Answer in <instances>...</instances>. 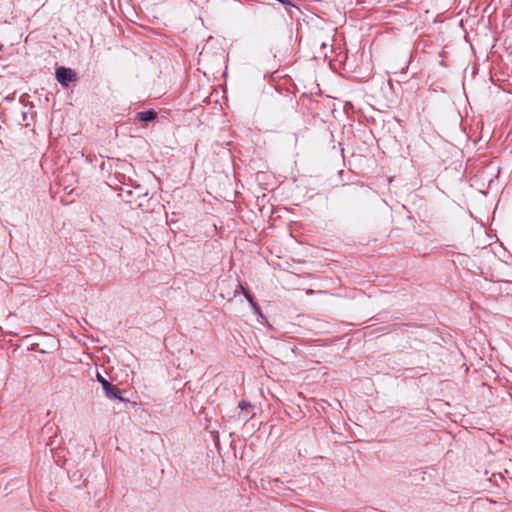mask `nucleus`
<instances>
[{
	"mask_svg": "<svg viewBox=\"0 0 512 512\" xmlns=\"http://www.w3.org/2000/svg\"><path fill=\"white\" fill-rule=\"evenodd\" d=\"M495 282L499 284V288H498V290H499L500 292H506V294H507V295H509V294H510V291L508 290V288H507V287L503 288V287H502V285H503V284H504V285H507V284H509V283H512V280H505V281H504V280H499V281H495Z\"/></svg>",
	"mask_w": 512,
	"mask_h": 512,
	"instance_id": "423d86ee",
	"label": "nucleus"
},
{
	"mask_svg": "<svg viewBox=\"0 0 512 512\" xmlns=\"http://www.w3.org/2000/svg\"><path fill=\"white\" fill-rule=\"evenodd\" d=\"M97 380L101 383L105 395L110 399H118L122 402L126 401L123 398L122 394L123 390H120L117 386L111 384L108 380H106L100 373H97Z\"/></svg>",
	"mask_w": 512,
	"mask_h": 512,
	"instance_id": "f03ea898",
	"label": "nucleus"
},
{
	"mask_svg": "<svg viewBox=\"0 0 512 512\" xmlns=\"http://www.w3.org/2000/svg\"><path fill=\"white\" fill-rule=\"evenodd\" d=\"M157 118V113L154 110H145L136 114V120L140 122H149Z\"/></svg>",
	"mask_w": 512,
	"mask_h": 512,
	"instance_id": "20e7f679",
	"label": "nucleus"
},
{
	"mask_svg": "<svg viewBox=\"0 0 512 512\" xmlns=\"http://www.w3.org/2000/svg\"><path fill=\"white\" fill-rule=\"evenodd\" d=\"M232 281L231 280H223L220 284V296L222 298H227L228 300H231L234 296H236L238 293L242 292L244 294V291H248L245 289L240 281H237V283L232 287Z\"/></svg>",
	"mask_w": 512,
	"mask_h": 512,
	"instance_id": "f257e3e1",
	"label": "nucleus"
},
{
	"mask_svg": "<svg viewBox=\"0 0 512 512\" xmlns=\"http://www.w3.org/2000/svg\"><path fill=\"white\" fill-rule=\"evenodd\" d=\"M244 296L247 301L250 303L255 313L261 314V308L259 304L254 300L252 294L249 291H244Z\"/></svg>",
	"mask_w": 512,
	"mask_h": 512,
	"instance_id": "39448f33",
	"label": "nucleus"
},
{
	"mask_svg": "<svg viewBox=\"0 0 512 512\" xmlns=\"http://www.w3.org/2000/svg\"><path fill=\"white\" fill-rule=\"evenodd\" d=\"M307 293L308 294H313V290L309 289V290H307Z\"/></svg>",
	"mask_w": 512,
	"mask_h": 512,
	"instance_id": "1a4fd4ad",
	"label": "nucleus"
},
{
	"mask_svg": "<svg viewBox=\"0 0 512 512\" xmlns=\"http://www.w3.org/2000/svg\"><path fill=\"white\" fill-rule=\"evenodd\" d=\"M238 407H239L240 409L244 410V409H247L248 407H251V404H250V403H248V402H246V401H244V400H241V401L239 402V404H238Z\"/></svg>",
	"mask_w": 512,
	"mask_h": 512,
	"instance_id": "6e6552de",
	"label": "nucleus"
},
{
	"mask_svg": "<svg viewBox=\"0 0 512 512\" xmlns=\"http://www.w3.org/2000/svg\"><path fill=\"white\" fill-rule=\"evenodd\" d=\"M56 79L62 86H68L77 80V74L70 68L59 67L56 69Z\"/></svg>",
	"mask_w": 512,
	"mask_h": 512,
	"instance_id": "7ed1b4c3",
	"label": "nucleus"
},
{
	"mask_svg": "<svg viewBox=\"0 0 512 512\" xmlns=\"http://www.w3.org/2000/svg\"><path fill=\"white\" fill-rule=\"evenodd\" d=\"M278 2L285 5V8L288 12H290L289 7H296L290 0H277Z\"/></svg>",
	"mask_w": 512,
	"mask_h": 512,
	"instance_id": "0eeeda50",
	"label": "nucleus"
}]
</instances>
